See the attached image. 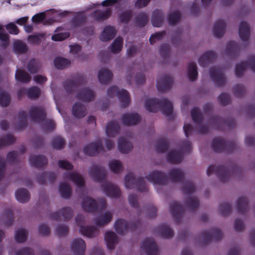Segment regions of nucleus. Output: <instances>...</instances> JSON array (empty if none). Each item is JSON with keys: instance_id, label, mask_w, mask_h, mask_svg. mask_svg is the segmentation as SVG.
Returning a JSON list of instances; mask_svg holds the SVG:
<instances>
[{"instance_id": "4468645a", "label": "nucleus", "mask_w": 255, "mask_h": 255, "mask_svg": "<svg viewBox=\"0 0 255 255\" xmlns=\"http://www.w3.org/2000/svg\"><path fill=\"white\" fill-rule=\"evenodd\" d=\"M65 180L69 179L76 184L77 192H83L85 188V182L83 177L76 171H65Z\"/></svg>"}, {"instance_id": "4c0bfd02", "label": "nucleus", "mask_w": 255, "mask_h": 255, "mask_svg": "<svg viewBox=\"0 0 255 255\" xmlns=\"http://www.w3.org/2000/svg\"><path fill=\"white\" fill-rule=\"evenodd\" d=\"M132 143L124 138L121 137L118 140V148L120 152L126 153L129 152L132 148Z\"/></svg>"}, {"instance_id": "3c124183", "label": "nucleus", "mask_w": 255, "mask_h": 255, "mask_svg": "<svg viewBox=\"0 0 255 255\" xmlns=\"http://www.w3.org/2000/svg\"><path fill=\"white\" fill-rule=\"evenodd\" d=\"M168 146V140L165 138H161L157 141L156 149L159 153H163L167 150Z\"/></svg>"}, {"instance_id": "6e6552de", "label": "nucleus", "mask_w": 255, "mask_h": 255, "mask_svg": "<svg viewBox=\"0 0 255 255\" xmlns=\"http://www.w3.org/2000/svg\"><path fill=\"white\" fill-rule=\"evenodd\" d=\"M125 186L128 189H133L136 187L137 190L145 192L147 190V186L143 177L136 179L132 173H128L125 179Z\"/></svg>"}, {"instance_id": "6e6d98bb", "label": "nucleus", "mask_w": 255, "mask_h": 255, "mask_svg": "<svg viewBox=\"0 0 255 255\" xmlns=\"http://www.w3.org/2000/svg\"><path fill=\"white\" fill-rule=\"evenodd\" d=\"M109 165L111 171L115 173H119L123 170L122 164L119 160H112L109 162Z\"/></svg>"}, {"instance_id": "9b49d317", "label": "nucleus", "mask_w": 255, "mask_h": 255, "mask_svg": "<svg viewBox=\"0 0 255 255\" xmlns=\"http://www.w3.org/2000/svg\"><path fill=\"white\" fill-rule=\"evenodd\" d=\"M212 174H216L223 182L228 181L231 175L230 170L223 165L218 166L210 165L207 169V174L210 176Z\"/></svg>"}, {"instance_id": "c9c22d12", "label": "nucleus", "mask_w": 255, "mask_h": 255, "mask_svg": "<svg viewBox=\"0 0 255 255\" xmlns=\"http://www.w3.org/2000/svg\"><path fill=\"white\" fill-rule=\"evenodd\" d=\"M164 20V16L162 11L159 9H155L152 13L151 23L154 27L162 26Z\"/></svg>"}, {"instance_id": "b1692460", "label": "nucleus", "mask_w": 255, "mask_h": 255, "mask_svg": "<svg viewBox=\"0 0 255 255\" xmlns=\"http://www.w3.org/2000/svg\"><path fill=\"white\" fill-rule=\"evenodd\" d=\"M170 212L176 222L179 223L184 212V209L178 202L174 201L170 204Z\"/></svg>"}, {"instance_id": "a211bd4d", "label": "nucleus", "mask_w": 255, "mask_h": 255, "mask_svg": "<svg viewBox=\"0 0 255 255\" xmlns=\"http://www.w3.org/2000/svg\"><path fill=\"white\" fill-rule=\"evenodd\" d=\"M249 67L251 69L255 72V56H252L247 62H241L237 64L235 68V73L238 77L243 76L245 69Z\"/></svg>"}, {"instance_id": "774afa93", "label": "nucleus", "mask_w": 255, "mask_h": 255, "mask_svg": "<svg viewBox=\"0 0 255 255\" xmlns=\"http://www.w3.org/2000/svg\"><path fill=\"white\" fill-rule=\"evenodd\" d=\"M54 34L51 37L54 41H62L64 39V32L62 27H58L55 31Z\"/></svg>"}, {"instance_id": "8fccbe9b", "label": "nucleus", "mask_w": 255, "mask_h": 255, "mask_svg": "<svg viewBox=\"0 0 255 255\" xmlns=\"http://www.w3.org/2000/svg\"><path fill=\"white\" fill-rule=\"evenodd\" d=\"M149 18L144 12H140L136 16L135 23L139 27H143L148 22Z\"/></svg>"}, {"instance_id": "39448f33", "label": "nucleus", "mask_w": 255, "mask_h": 255, "mask_svg": "<svg viewBox=\"0 0 255 255\" xmlns=\"http://www.w3.org/2000/svg\"><path fill=\"white\" fill-rule=\"evenodd\" d=\"M182 189L184 194L188 196L186 201L188 208L190 210L197 208L199 205V200L197 197L191 196L195 191L194 184L189 181H186L184 183Z\"/></svg>"}, {"instance_id": "a878e982", "label": "nucleus", "mask_w": 255, "mask_h": 255, "mask_svg": "<svg viewBox=\"0 0 255 255\" xmlns=\"http://www.w3.org/2000/svg\"><path fill=\"white\" fill-rule=\"evenodd\" d=\"M202 237L205 243H208L213 240H218L222 238V233L218 228H214L211 231H207L202 233Z\"/></svg>"}, {"instance_id": "f8f14e48", "label": "nucleus", "mask_w": 255, "mask_h": 255, "mask_svg": "<svg viewBox=\"0 0 255 255\" xmlns=\"http://www.w3.org/2000/svg\"><path fill=\"white\" fill-rule=\"evenodd\" d=\"M138 223H128L125 220L118 219L114 224L116 231L120 235H125L129 231H133L138 226Z\"/></svg>"}, {"instance_id": "5fc2aeb1", "label": "nucleus", "mask_w": 255, "mask_h": 255, "mask_svg": "<svg viewBox=\"0 0 255 255\" xmlns=\"http://www.w3.org/2000/svg\"><path fill=\"white\" fill-rule=\"evenodd\" d=\"M13 49L16 53L22 54L27 51V47L25 43L17 40L14 42Z\"/></svg>"}, {"instance_id": "6ab92c4d", "label": "nucleus", "mask_w": 255, "mask_h": 255, "mask_svg": "<svg viewBox=\"0 0 255 255\" xmlns=\"http://www.w3.org/2000/svg\"><path fill=\"white\" fill-rule=\"evenodd\" d=\"M102 189L107 196L111 198H119L121 194L120 189L117 185L108 182H105L102 185Z\"/></svg>"}, {"instance_id": "052dcab7", "label": "nucleus", "mask_w": 255, "mask_h": 255, "mask_svg": "<svg viewBox=\"0 0 255 255\" xmlns=\"http://www.w3.org/2000/svg\"><path fill=\"white\" fill-rule=\"evenodd\" d=\"M3 27L0 25V44L1 46H6L8 44V35L3 32Z\"/></svg>"}, {"instance_id": "c85d7f7f", "label": "nucleus", "mask_w": 255, "mask_h": 255, "mask_svg": "<svg viewBox=\"0 0 255 255\" xmlns=\"http://www.w3.org/2000/svg\"><path fill=\"white\" fill-rule=\"evenodd\" d=\"M104 238L107 248L113 250L118 241L117 235L114 232L108 231L105 233Z\"/></svg>"}, {"instance_id": "bf43d9fd", "label": "nucleus", "mask_w": 255, "mask_h": 255, "mask_svg": "<svg viewBox=\"0 0 255 255\" xmlns=\"http://www.w3.org/2000/svg\"><path fill=\"white\" fill-rule=\"evenodd\" d=\"M181 15L179 11L176 10L171 12L168 16V23L170 25H173L178 22L180 19Z\"/></svg>"}, {"instance_id": "f3484780", "label": "nucleus", "mask_w": 255, "mask_h": 255, "mask_svg": "<svg viewBox=\"0 0 255 255\" xmlns=\"http://www.w3.org/2000/svg\"><path fill=\"white\" fill-rule=\"evenodd\" d=\"M141 248L147 255H157L158 249L152 238L145 239L141 244Z\"/></svg>"}, {"instance_id": "f257e3e1", "label": "nucleus", "mask_w": 255, "mask_h": 255, "mask_svg": "<svg viewBox=\"0 0 255 255\" xmlns=\"http://www.w3.org/2000/svg\"><path fill=\"white\" fill-rule=\"evenodd\" d=\"M184 177L183 171L179 168H174L170 171L168 176L165 174L158 171H153L149 173L146 178L154 186L163 185L167 183L168 179L172 182H181Z\"/></svg>"}, {"instance_id": "9d476101", "label": "nucleus", "mask_w": 255, "mask_h": 255, "mask_svg": "<svg viewBox=\"0 0 255 255\" xmlns=\"http://www.w3.org/2000/svg\"><path fill=\"white\" fill-rule=\"evenodd\" d=\"M85 221L84 217L81 214H78L76 217L77 225L80 227L79 232L84 236L92 238L99 232L97 227L94 226H83L82 225Z\"/></svg>"}, {"instance_id": "ddd939ff", "label": "nucleus", "mask_w": 255, "mask_h": 255, "mask_svg": "<svg viewBox=\"0 0 255 255\" xmlns=\"http://www.w3.org/2000/svg\"><path fill=\"white\" fill-rule=\"evenodd\" d=\"M191 114L193 121L198 128V133L201 134L207 133L208 132L209 128L208 125L202 124L203 116L200 112V110L197 108H194L191 111Z\"/></svg>"}, {"instance_id": "338daca9", "label": "nucleus", "mask_w": 255, "mask_h": 255, "mask_svg": "<svg viewBox=\"0 0 255 255\" xmlns=\"http://www.w3.org/2000/svg\"><path fill=\"white\" fill-rule=\"evenodd\" d=\"M10 102V98L8 94L4 92L0 93V105L2 107H6Z\"/></svg>"}, {"instance_id": "72a5a7b5", "label": "nucleus", "mask_w": 255, "mask_h": 255, "mask_svg": "<svg viewBox=\"0 0 255 255\" xmlns=\"http://www.w3.org/2000/svg\"><path fill=\"white\" fill-rule=\"evenodd\" d=\"M26 92L27 97L31 99L38 98L40 94V89L37 87H33L25 90L24 89H21L17 93L18 97L20 98L23 93Z\"/></svg>"}, {"instance_id": "a18cd8bd", "label": "nucleus", "mask_w": 255, "mask_h": 255, "mask_svg": "<svg viewBox=\"0 0 255 255\" xmlns=\"http://www.w3.org/2000/svg\"><path fill=\"white\" fill-rule=\"evenodd\" d=\"M15 79L22 83H28L30 81L31 77L25 71L17 69L15 72Z\"/></svg>"}, {"instance_id": "7c9ffc66", "label": "nucleus", "mask_w": 255, "mask_h": 255, "mask_svg": "<svg viewBox=\"0 0 255 255\" xmlns=\"http://www.w3.org/2000/svg\"><path fill=\"white\" fill-rule=\"evenodd\" d=\"M120 127L119 124L116 121L109 122L107 126L106 132L109 137H114L119 133Z\"/></svg>"}, {"instance_id": "79ce46f5", "label": "nucleus", "mask_w": 255, "mask_h": 255, "mask_svg": "<svg viewBox=\"0 0 255 255\" xmlns=\"http://www.w3.org/2000/svg\"><path fill=\"white\" fill-rule=\"evenodd\" d=\"M15 197L19 202L25 203L29 200L30 195L27 190L22 188L16 191Z\"/></svg>"}, {"instance_id": "37998d69", "label": "nucleus", "mask_w": 255, "mask_h": 255, "mask_svg": "<svg viewBox=\"0 0 255 255\" xmlns=\"http://www.w3.org/2000/svg\"><path fill=\"white\" fill-rule=\"evenodd\" d=\"M248 208V201L245 197H240L237 201V211L240 214L245 213Z\"/></svg>"}, {"instance_id": "2f4dec72", "label": "nucleus", "mask_w": 255, "mask_h": 255, "mask_svg": "<svg viewBox=\"0 0 255 255\" xmlns=\"http://www.w3.org/2000/svg\"><path fill=\"white\" fill-rule=\"evenodd\" d=\"M72 113L76 118H82L87 114L86 107L81 103L77 102L73 106Z\"/></svg>"}, {"instance_id": "13d9d810", "label": "nucleus", "mask_w": 255, "mask_h": 255, "mask_svg": "<svg viewBox=\"0 0 255 255\" xmlns=\"http://www.w3.org/2000/svg\"><path fill=\"white\" fill-rule=\"evenodd\" d=\"M41 67V65L38 61L32 59L29 61L27 68L29 72L33 74L39 71Z\"/></svg>"}, {"instance_id": "680f3d73", "label": "nucleus", "mask_w": 255, "mask_h": 255, "mask_svg": "<svg viewBox=\"0 0 255 255\" xmlns=\"http://www.w3.org/2000/svg\"><path fill=\"white\" fill-rule=\"evenodd\" d=\"M146 215L148 218H153L155 217L157 213V209L151 204H149L144 207Z\"/></svg>"}, {"instance_id": "de8ad7c7", "label": "nucleus", "mask_w": 255, "mask_h": 255, "mask_svg": "<svg viewBox=\"0 0 255 255\" xmlns=\"http://www.w3.org/2000/svg\"><path fill=\"white\" fill-rule=\"evenodd\" d=\"M47 159L45 156L42 155L35 156L32 155L30 156V163L36 166L40 167L47 163Z\"/></svg>"}, {"instance_id": "7ed1b4c3", "label": "nucleus", "mask_w": 255, "mask_h": 255, "mask_svg": "<svg viewBox=\"0 0 255 255\" xmlns=\"http://www.w3.org/2000/svg\"><path fill=\"white\" fill-rule=\"evenodd\" d=\"M29 116L34 122H42V126L46 130L53 129L55 124L52 120H45L46 113L43 107L33 106L29 110Z\"/></svg>"}, {"instance_id": "4d7b16f0", "label": "nucleus", "mask_w": 255, "mask_h": 255, "mask_svg": "<svg viewBox=\"0 0 255 255\" xmlns=\"http://www.w3.org/2000/svg\"><path fill=\"white\" fill-rule=\"evenodd\" d=\"M27 236L26 231L23 229H19L15 234V239L17 242L22 243L26 241Z\"/></svg>"}, {"instance_id": "f704fd0d", "label": "nucleus", "mask_w": 255, "mask_h": 255, "mask_svg": "<svg viewBox=\"0 0 255 255\" xmlns=\"http://www.w3.org/2000/svg\"><path fill=\"white\" fill-rule=\"evenodd\" d=\"M116 34V31L113 26H106L100 35V39L103 41H107L113 39Z\"/></svg>"}, {"instance_id": "c03bdc74", "label": "nucleus", "mask_w": 255, "mask_h": 255, "mask_svg": "<svg viewBox=\"0 0 255 255\" xmlns=\"http://www.w3.org/2000/svg\"><path fill=\"white\" fill-rule=\"evenodd\" d=\"M188 77L189 80L194 81L197 78L198 72L196 64L193 62L189 63L187 69Z\"/></svg>"}, {"instance_id": "cd10ccee", "label": "nucleus", "mask_w": 255, "mask_h": 255, "mask_svg": "<svg viewBox=\"0 0 255 255\" xmlns=\"http://www.w3.org/2000/svg\"><path fill=\"white\" fill-rule=\"evenodd\" d=\"M216 58V54L212 51L205 53L199 59V65L203 67H206L210 62L214 61Z\"/></svg>"}, {"instance_id": "bb28decb", "label": "nucleus", "mask_w": 255, "mask_h": 255, "mask_svg": "<svg viewBox=\"0 0 255 255\" xmlns=\"http://www.w3.org/2000/svg\"><path fill=\"white\" fill-rule=\"evenodd\" d=\"M95 97L94 92L88 88L82 89L76 95V97L78 100L84 102H89L93 100Z\"/></svg>"}, {"instance_id": "a19ab883", "label": "nucleus", "mask_w": 255, "mask_h": 255, "mask_svg": "<svg viewBox=\"0 0 255 255\" xmlns=\"http://www.w3.org/2000/svg\"><path fill=\"white\" fill-rule=\"evenodd\" d=\"M158 233L164 238H170L173 236V232L166 224H160L158 227Z\"/></svg>"}, {"instance_id": "e433bc0d", "label": "nucleus", "mask_w": 255, "mask_h": 255, "mask_svg": "<svg viewBox=\"0 0 255 255\" xmlns=\"http://www.w3.org/2000/svg\"><path fill=\"white\" fill-rule=\"evenodd\" d=\"M113 73L107 69H101L98 73V80L100 83L107 84L113 78Z\"/></svg>"}, {"instance_id": "1a4fd4ad", "label": "nucleus", "mask_w": 255, "mask_h": 255, "mask_svg": "<svg viewBox=\"0 0 255 255\" xmlns=\"http://www.w3.org/2000/svg\"><path fill=\"white\" fill-rule=\"evenodd\" d=\"M212 148L216 152H231L236 148V143L233 141L226 142L222 138H215L212 141Z\"/></svg>"}, {"instance_id": "09e8293b", "label": "nucleus", "mask_w": 255, "mask_h": 255, "mask_svg": "<svg viewBox=\"0 0 255 255\" xmlns=\"http://www.w3.org/2000/svg\"><path fill=\"white\" fill-rule=\"evenodd\" d=\"M240 45L237 42L231 41L227 44L226 52L230 55H234L239 51Z\"/></svg>"}, {"instance_id": "423d86ee", "label": "nucleus", "mask_w": 255, "mask_h": 255, "mask_svg": "<svg viewBox=\"0 0 255 255\" xmlns=\"http://www.w3.org/2000/svg\"><path fill=\"white\" fill-rule=\"evenodd\" d=\"M107 95L110 98H113L117 96L122 108H126L129 104V95L126 90H120L117 86H112L108 89Z\"/></svg>"}, {"instance_id": "20e7f679", "label": "nucleus", "mask_w": 255, "mask_h": 255, "mask_svg": "<svg viewBox=\"0 0 255 255\" xmlns=\"http://www.w3.org/2000/svg\"><path fill=\"white\" fill-rule=\"evenodd\" d=\"M82 207L86 212L95 213L105 209L106 207V201L104 198H100L97 202L95 199L86 196L83 198Z\"/></svg>"}, {"instance_id": "4be33fe9", "label": "nucleus", "mask_w": 255, "mask_h": 255, "mask_svg": "<svg viewBox=\"0 0 255 255\" xmlns=\"http://www.w3.org/2000/svg\"><path fill=\"white\" fill-rule=\"evenodd\" d=\"M85 79L82 75L79 74L76 75L69 82L65 81V90L69 92H74L79 86L84 83Z\"/></svg>"}, {"instance_id": "aec40b11", "label": "nucleus", "mask_w": 255, "mask_h": 255, "mask_svg": "<svg viewBox=\"0 0 255 255\" xmlns=\"http://www.w3.org/2000/svg\"><path fill=\"white\" fill-rule=\"evenodd\" d=\"M210 75L217 86L223 85L225 82L223 70L220 67H213L210 70Z\"/></svg>"}, {"instance_id": "c756f323", "label": "nucleus", "mask_w": 255, "mask_h": 255, "mask_svg": "<svg viewBox=\"0 0 255 255\" xmlns=\"http://www.w3.org/2000/svg\"><path fill=\"white\" fill-rule=\"evenodd\" d=\"M239 34L243 41H248L250 36V28L249 24L244 21H241L239 28Z\"/></svg>"}, {"instance_id": "49530a36", "label": "nucleus", "mask_w": 255, "mask_h": 255, "mask_svg": "<svg viewBox=\"0 0 255 255\" xmlns=\"http://www.w3.org/2000/svg\"><path fill=\"white\" fill-rule=\"evenodd\" d=\"M112 12L110 9L107 8L104 10H96L93 15L96 20H103L108 18L111 15Z\"/></svg>"}, {"instance_id": "0e129e2a", "label": "nucleus", "mask_w": 255, "mask_h": 255, "mask_svg": "<svg viewBox=\"0 0 255 255\" xmlns=\"http://www.w3.org/2000/svg\"><path fill=\"white\" fill-rule=\"evenodd\" d=\"M44 34L43 33L37 35H31L28 37L27 40L29 43L34 45L38 44L41 41V38L43 37Z\"/></svg>"}, {"instance_id": "f03ea898", "label": "nucleus", "mask_w": 255, "mask_h": 255, "mask_svg": "<svg viewBox=\"0 0 255 255\" xmlns=\"http://www.w3.org/2000/svg\"><path fill=\"white\" fill-rule=\"evenodd\" d=\"M145 109L150 112L155 113L160 110L166 117L170 116L173 112V105L167 99L162 98H149L145 100Z\"/></svg>"}, {"instance_id": "69168bd1", "label": "nucleus", "mask_w": 255, "mask_h": 255, "mask_svg": "<svg viewBox=\"0 0 255 255\" xmlns=\"http://www.w3.org/2000/svg\"><path fill=\"white\" fill-rule=\"evenodd\" d=\"M69 46L70 47V52L71 53L75 55L76 57L84 59V58L81 56L79 54L81 51V47L80 45L76 44L74 45H71Z\"/></svg>"}, {"instance_id": "412c9836", "label": "nucleus", "mask_w": 255, "mask_h": 255, "mask_svg": "<svg viewBox=\"0 0 255 255\" xmlns=\"http://www.w3.org/2000/svg\"><path fill=\"white\" fill-rule=\"evenodd\" d=\"M85 242L81 238L73 240L71 244V252L74 255H85Z\"/></svg>"}, {"instance_id": "e2e57ef3", "label": "nucleus", "mask_w": 255, "mask_h": 255, "mask_svg": "<svg viewBox=\"0 0 255 255\" xmlns=\"http://www.w3.org/2000/svg\"><path fill=\"white\" fill-rule=\"evenodd\" d=\"M14 140V138L11 135H6L0 138V147L12 143Z\"/></svg>"}, {"instance_id": "5701e85b", "label": "nucleus", "mask_w": 255, "mask_h": 255, "mask_svg": "<svg viewBox=\"0 0 255 255\" xmlns=\"http://www.w3.org/2000/svg\"><path fill=\"white\" fill-rule=\"evenodd\" d=\"M103 150V143L101 140L92 142L84 148V153L90 156L96 155Z\"/></svg>"}, {"instance_id": "473e14b6", "label": "nucleus", "mask_w": 255, "mask_h": 255, "mask_svg": "<svg viewBox=\"0 0 255 255\" xmlns=\"http://www.w3.org/2000/svg\"><path fill=\"white\" fill-rule=\"evenodd\" d=\"M226 28V23L222 19L217 20L214 26L213 33L215 37L220 38L224 34Z\"/></svg>"}, {"instance_id": "0eeeda50", "label": "nucleus", "mask_w": 255, "mask_h": 255, "mask_svg": "<svg viewBox=\"0 0 255 255\" xmlns=\"http://www.w3.org/2000/svg\"><path fill=\"white\" fill-rule=\"evenodd\" d=\"M87 16L84 12H79L76 13L72 19V24L75 28H80L85 35H92L94 34V28L93 26H89L85 29L83 26L86 25Z\"/></svg>"}, {"instance_id": "2eb2a0df", "label": "nucleus", "mask_w": 255, "mask_h": 255, "mask_svg": "<svg viewBox=\"0 0 255 255\" xmlns=\"http://www.w3.org/2000/svg\"><path fill=\"white\" fill-rule=\"evenodd\" d=\"M89 172L90 176L96 181L102 182L106 179V170L105 167L102 166L92 164L89 169Z\"/></svg>"}, {"instance_id": "ea45409f", "label": "nucleus", "mask_w": 255, "mask_h": 255, "mask_svg": "<svg viewBox=\"0 0 255 255\" xmlns=\"http://www.w3.org/2000/svg\"><path fill=\"white\" fill-rule=\"evenodd\" d=\"M183 158V154L181 151H171L167 154V160L168 162L177 164L180 163Z\"/></svg>"}, {"instance_id": "864d4df0", "label": "nucleus", "mask_w": 255, "mask_h": 255, "mask_svg": "<svg viewBox=\"0 0 255 255\" xmlns=\"http://www.w3.org/2000/svg\"><path fill=\"white\" fill-rule=\"evenodd\" d=\"M26 113L24 111L21 112L18 114L16 118L17 129H21L26 126Z\"/></svg>"}, {"instance_id": "58836bf2", "label": "nucleus", "mask_w": 255, "mask_h": 255, "mask_svg": "<svg viewBox=\"0 0 255 255\" xmlns=\"http://www.w3.org/2000/svg\"><path fill=\"white\" fill-rule=\"evenodd\" d=\"M112 218V213L109 212H106L103 215L97 218L95 220V224L98 226H104L110 223Z\"/></svg>"}, {"instance_id": "393cba45", "label": "nucleus", "mask_w": 255, "mask_h": 255, "mask_svg": "<svg viewBox=\"0 0 255 255\" xmlns=\"http://www.w3.org/2000/svg\"><path fill=\"white\" fill-rule=\"evenodd\" d=\"M141 120V117L137 113H126L122 117L123 125L126 126H133L137 124Z\"/></svg>"}, {"instance_id": "603ef678", "label": "nucleus", "mask_w": 255, "mask_h": 255, "mask_svg": "<svg viewBox=\"0 0 255 255\" xmlns=\"http://www.w3.org/2000/svg\"><path fill=\"white\" fill-rule=\"evenodd\" d=\"M123 39L121 37L116 38L111 45V51L114 53L120 52L123 46Z\"/></svg>"}, {"instance_id": "dca6fc26", "label": "nucleus", "mask_w": 255, "mask_h": 255, "mask_svg": "<svg viewBox=\"0 0 255 255\" xmlns=\"http://www.w3.org/2000/svg\"><path fill=\"white\" fill-rule=\"evenodd\" d=\"M172 78L167 75L160 76L156 81V87L159 92H163L169 90L172 85Z\"/></svg>"}]
</instances>
